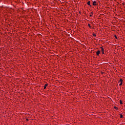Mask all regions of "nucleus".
Segmentation results:
<instances>
[{
  "instance_id": "3",
  "label": "nucleus",
  "mask_w": 125,
  "mask_h": 125,
  "mask_svg": "<svg viewBox=\"0 0 125 125\" xmlns=\"http://www.w3.org/2000/svg\"><path fill=\"white\" fill-rule=\"evenodd\" d=\"M96 54L97 55L99 56V54H100V51L98 50L97 52H96Z\"/></svg>"
},
{
  "instance_id": "8",
  "label": "nucleus",
  "mask_w": 125,
  "mask_h": 125,
  "mask_svg": "<svg viewBox=\"0 0 125 125\" xmlns=\"http://www.w3.org/2000/svg\"><path fill=\"white\" fill-rule=\"evenodd\" d=\"M87 4H88V5H89L90 6V1H88L87 2Z\"/></svg>"
},
{
  "instance_id": "2",
  "label": "nucleus",
  "mask_w": 125,
  "mask_h": 125,
  "mask_svg": "<svg viewBox=\"0 0 125 125\" xmlns=\"http://www.w3.org/2000/svg\"><path fill=\"white\" fill-rule=\"evenodd\" d=\"M93 5H94V6H95V5H97V4H96V1H94L93 2Z\"/></svg>"
},
{
  "instance_id": "4",
  "label": "nucleus",
  "mask_w": 125,
  "mask_h": 125,
  "mask_svg": "<svg viewBox=\"0 0 125 125\" xmlns=\"http://www.w3.org/2000/svg\"><path fill=\"white\" fill-rule=\"evenodd\" d=\"M47 85H48V84H47V83H46L44 85V89H45V88H46V86H47Z\"/></svg>"
},
{
  "instance_id": "5",
  "label": "nucleus",
  "mask_w": 125,
  "mask_h": 125,
  "mask_svg": "<svg viewBox=\"0 0 125 125\" xmlns=\"http://www.w3.org/2000/svg\"><path fill=\"white\" fill-rule=\"evenodd\" d=\"M90 14H91L89 15L90 17H92V15H93V12H91Z\"/></svg>"
},
{
  "instance_id": "6",
  "label": "nucleus",
  "mask_w": 125,
  "mask_h": 125,
  "mask_svg": "<svg viewBox=\"0 0 125 125\" xmlns=\"http://www.w3.org/2000/svg\"><path fill=\"white\" fill-rule=\"evenodd\" d=\"M100 48H101L102 51H104V47H101Z\"/></svg>"
},
{
  "instance_id": "11",
  "label": "nucleus",
  "mask_w": 125,
  "mask_h": 125,
  "mask_svg": "<svg viewBox=\"0 0 125 125\" xmlns=\"http://www.w3.org/2000/svg\"><path fill=\"white\" fill-rule=\"evenodd\" d=\"M120 118L121 119H122V118H123V114H121V115H120Z\"/></svg>"
},
{
  "instance_id": "14",
  "label": "nucleus",
  "mask_w": 125,
  "mask_h": 125,
  "mask_svg": "<svg viewBox=\"0 0 125 125\" xmlns=\"http://www.w3.org/2000/svg\"><path fill=\"white\" fill-rule=\"evenodd\" d=\"M102 54H104V51H102Z\"/></svg>"
},
{
  "instance_id": "10",
  "label": "nucleus",
  "mask_w": 125,
  "mask_h": 125,
  "mask_svg": "<svg viewBox=\"0 0 125 125\" xmlns=\"http://www.w3.org/2000/svg\"><path fill=\"white\" fill-rule=\"evenodd\" d=\"M92 35L94 37H96V34H95L94 33H93Z\"/></svg>"
},
{
  "instance_id": "13",
  "label": "nucleus",
  "mask_w": 125,
  "mask_h": 125,
  "mask_svg": "<svg viewBox=\"0 0 125 125\" xmlns=\"http://www.w3.org/2000/svg\"><path fill=\"white\" fill-rule=\"evenodd\" d=\"M114 37H115V38L116 39H118V37H117V35H115Z\"/></svg>"
},
{
  "instance_id": "12",
  "label": "nucleus",
  "mask_w": 125,
  "mask_h": 125,
  "mask_svg": "<svg viewBox=\"0 0 125 125\" xmlns=\"http://www.w3.org/2000/svg\"><path fill=\"white\" fill-rule=\"evenodd\" d=\"M120 104H123V102H122V100L120 101Z\"/></svg>"
},
{
  "instance_id": "15",
  "label": "nucleus",
  "mask_w": 125,
  "mask_h": 125,
  "mask_svg": "<svg viewBox=\"0 0 125 125\" xmlns=\"http://www.w3.org/2000/svg\"><path fill=\"white\" fill-rule=\"evenodd\" d=\"M26 121H28V119H26Z\"/></svg>"
},
{
  "instance_id": "9",
  "label": "nucleus",
  "mask_w": 125,
  "mask_h": 125,
  "mask_svg": "<svg viewBox=\"0 0 125 125\" xmlns=\"http://www.w3.org/2000/svg\"><path fill=\"white\" fill-rule=\"evenodd\" d=\"M88 27H89V28H90V29H91V26H90V24L88 23Z\"/></svg>"
},
{
  "instance_id": "7",
  "label": "nucleus",
  "mask_w": 125,
  "mask_h": 125,
  "mask_svg": "<svg viewBox=\"0 0 125 125\" xmlns=\"http://www.w3.org/2000/svg\"><path fill=\"white\" fill-rule=\"evenodd\" d=\"M114 108L115 110H119V108H118V107H117V106H114Z\"/></svg>"
},
{
  "instance_id": "1",
  "label": "nucleus",
  "mask_w": 125,
  "mask_h": 125,
  "mask_svg": "<svg viewBox=\"0 0 125 125\" xmlns=\"http://www.w3.org/2000/svg\"><path fill=\"white\" fill-rule=\"evenodd\" d=\"M119 83H120L119 84V85H122L123 84V79H120Z\"/></svg>"
}]
</instances>
